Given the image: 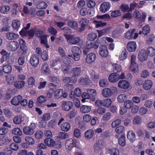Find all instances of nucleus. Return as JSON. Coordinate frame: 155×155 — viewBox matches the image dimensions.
I'll list each match as a JSON object with an SVG mask.
<instances>
[{"label": "nucleus", "mask_w": 155, "mask_h": 155, "mask_svg": "<svg viewBox=\"0 0 155 155\" xmlns=\"http://www.w3.org/2000/svg\"><path fill=\"white\" fill-rule=\"evenodd\" d=\"M68 43L70 45H77L81 41L79 37H74L72 35L65 34Z\"/></svg>", "instance_id": "nucleus-1"}, {"label": "nucleus", "mask_w": 155, "mask_h": 155, "mask_svg": "<svg viewBox=\"0 0 155 155\" xmlns=\"http://www.w3.org/2000/svg\"><path fill=\"white\" fill-rule=\"evenodd\" d=\"M51 67L54 71L58 73L59 69L62 66L61 60L59 58H57L53 60L51 64Z\"/></svg>", "instance_id": "nucleus-2"}, {"label": "nucleus", "mask_w": 155, "mask_h": 155, "mask_svg": "<svg viewBox=\"0 0 155 155\" xmlns=\"http://www.w3.org/2000/svg\"><path fill=\"white\" fill-rule=\"evenodd\" d=\"M71 51L73 54V59L75 61H79L82 53L81 49L77 46H74L71 48Z\"/></svg>", "instance_id": "nucleus-3"}, {"label": "nucleus", "mask_w": 155, "mask_h": 155, "mask_svg": "<svg viewBox=\"0 0 155 155\" xmlns=\"http://www.w3.org/2000/svg\"><path fill=\"white\" fill-rule=\"evenodd\" d=\"M35 128L34 124H31L29 126H25L23 129V131L24 134L27 135L31 136L35 133Z\"/></svg>", "instance_id": "nucleus-4"}, {"label": "nucleus", "mask_w": 155, "mask_h": 155, "mask_svg": "<svg viewBox=\"0 0 155 155\" xmlns=\"http://www.w3.org/2000/svg\"><path fill=\"white\" fill-rule=\"evenodd\" d=\"M137 58L140 61H144L147 60L148 54L146 50L143 49L140 51L138 54Z\"/></svg>", "instance_id": "nucleus-5"}, {"label": "nucleus", "mask_w": 155, "mask_h": 155, "mask_svg": "<svg viewBox=\"0 0 155 155\" xmlns=\"http://www.w3.org/2000/svg\"><path fill=\"white\" fill-rule=\"evenodd\" d=\"M90 22L89 20L85 18H81L79 20V23L81 27L79 28L80 31H82L84 30L86 26L88 25Z\"/></svg>", "instance_id": "nucleus-6"}, {"label": "nucleus", "mask_w": 155, "mask_h": 155, "mask_svg": "<svg viewBox=\"0 0 155 155\" xmlns=\"http://www.w3.org/2000/svg\"><path fill=\"white\" fill-rule=\"evenodd\" d=\"M73 106V103L70 101H63L61 104V107L65 111H68Z\"/></svg>", "instance_id": "nucleus-7"}, {"label": "nucleus", "mask_w": 155, "mask_h": 155, "mask_svg": "<svg viewBox=\"0 0 155 155\" xmlns=\"http://www.w3.org/2000/svg\"><path fill=\"white\" fill-rule=\"evenodd\" d=\"M7 46L9 50L15 51L18 48L19 45L17 42L14 41L8 43Z\"/></svg>", "instance_id": "nucleus-8"}, {"label": "nucleus", "mask_w": 155, "mask_h": 155, "mask_svg": "<svg viewBox=\"0 0 155 155\" xmlns=\"http://www.w3.org/2000/svg\"><path fill=\"white\" fill-rule=\"evenodd\" d=\"M29 62L31 65L34 67H36L39 64V58L36 55L33 54L31 56Z\"/></svg>", "instance_id": "nucleus-9"}, {"label": "nucleus", "mask_w": 155, "mask_h": 155, "mask_svg": "<svg viewBox=\"0 0 155 155\" xmlns=\"http://www.w3.org/2000/svg\"><path fill=\"white\" fill-rule=\"evenodd\" d=\"M110 7L111 5L109 2H104L100 5V11L104 13L109 10Z\"/></svg>", "instance_id": "nucleus-10"}, {"label": "nucleus", "mask_w": 155, "mask_h": 155, "mask_svg": "<svg viewBox=\"0 0 155 155\" xmlns=\"http://www.w3.org/2000/svg\"><path fill=\"white\" fill-rule=\"evenodd\" d=\"M130 83L127 81L122 80H120L118 83V87L121 89H127L129 87Z\"/></svg>", "instance_id": "nucleus-11"}, {"label": "nucleus", "mask_w": 155, "mask_h": 155, "mask_svg": "<svg viewBox=\"0 0 155 155\" xmlns=\"http://www.w3.org/2000/svg\"><path fill=\"white\" fill-rule=\"evenodd\" d=\"M108 79L110 82L115 83L119 79V75L116 73H112L109 75Z\"/></svg>", "instance_id": "nucleus-12"}, {"label": "nucleus", "mask_w": 155, "mask_h": 155, "mask_svg": "<svg viewBox=\"0 0 155 155\" xmlns=\"http://www.w3.org/2000/svg\"><path fill=\"white\" fill-rule=\"evenodd\" d=\"M100 55L103 57H106L108 54L107 48L105 45H102L100 47L99 52Z\"/></svg>", "instance_id": "nucleus-13"}, {"label": "nucleus", "mask_w": 155, "mask_h": 155, "mask_svg": "<svg viewBox=\"0 0 155 155\" xmlns=\"http://www.w3.org/2000/svg\"><path fill=\"white\" fill-rule=\"evenodd\" d=\"M136 43L134 41H130L128 42L127 45V49L130 52L135 51L137 48Z\"/></svg>", "instance_id": "nucleus-14"}, {"label": "nucleus", "mask_w": 155, "mask_h": 155, "mask_svg": "<svg viewBox=\"0 0 155 155\" xmlns=\"http://www.w3.org/2000/svg\"><path fill=\"white\" fill-rule=\"evenodd\" d=\"M101 93L103 96L105 98L110 97L112 95V92L111 89L107 87L103 89Z\"/></svg>", "instance_id": "nucleus-15"}, {"label": "nucleus", "mask_w": 155, "mask_h": 155, "mask_svg": "<svg viewBox=\"0 0 155 155\" xmlns=\"http://www.w3.org/2000/svg\"><path fill=\"white\" fill-rule=\"evenodd\" d=\"M96 56L95 54L94 53H90L88 54L86 58V62L88 63H91L95 60Z\"/></svg>", "instance_id": "nucleus-16"}, {"label": "nucleus", "mask_w": 155, "mask_h": 155, "mask_svg": "<svg viewBox=\"0 0 155 155\" xmlns=\"http://www.w3.org/2000/svg\"><path fill=\"white\" fill-rule=\"evenodd\" d=\"M82 72L81 68L79 67H76L73 68L71 71L72 75L75 76L80 77Z\"/></svg>", "instance_id": "nucleus-17"}, {"label": "nucleus", "mask_w": 155, "mask_h": 155, "mask_svg": "<svg viewBox=\"0 0 155 155\" xmlns=\"http://www.w3.org/2000/svg\"><path fill=\"white\" fill-rule=\"evenodd\" d=\"M104 145L105 143L103 140H99L97 143L94 147L95 152H97L101 150L103 148Z\"/></svg>", "instance_id": "nucleus-18"}, {"label": "nucleus", "mask_w": 155, "mask_h": 155, "mask_svg": "<svg viewBox=\"0 0 155 155\" xmlns=\"http://www.w3.org/2000/svg\"><path fill=\"white\" fill-rule=\"evenodd\" d=\"M99 45V43L96 41H87L86 43V46L87 49H90L93 48L95 49H97L98 48Z\"/></svg>", "instance_id": "nucleus-19"}, {"label": "nucleus", "mask_w": 155, "mask_h": 155, "mask_svg": "<svg viewBox=\"0 0 155 155\" xmlns=\"http://www.w3.org/2000/svg\"><path fill=\"white\" fill-rule=\"evenodd\" d=\"M22 98V96L18 95L15 96L11 100V104L14 105H17L19 104Z\"/></svg>", "instance_id": "nucleus-20"}, {"label": "nucleus", "mask_w": 155, "mask_h": 155, "mask_svg": "<svg viewBox=\"0 0 155 155\" xmlns=\"http://www.w3.org/2000/svg\"><path fill=\"white\" fill-rule=\"evenodd\" d=\"M153 85V82L150 80H146L143 84V87L144 89L148 90L150 89Z\"/></svg>", "instance_id": "nucleus-21"}, {"label": "nucleus", "mask_w": 155, "mask_h": 155, "mask_svg": "<svg viewBox=\"0 0 155 155\" xmlns=\"http://www.w3.org/2000/svg\"><path fill=\"white\" fill-rule=\"evenodd\" d=\"M44 142L45 144L50 147L54 146L55 145V142L50 138H46L44 140Z\"/></svg>", "instance_id": "nucleus-22"}, {"label": "nucleus", "mask_w": 155, "mask_h": 155, "mask_svg": "<svg viewBox=\"0 0 155 155\" xmlns=\"http://www.w3.org/2000/svg\"><path fill=\"white\" fill-rule=\"evenodd\" d=\"M89 77L87 75H85L84 77L80 78L79 79V83L81 84L86 85L89 81Z\"/></svg>", "instance_id": "nucleus-23"}, {"label": "nucleus", "mask_w": 155, "mask_h": 155, "mask_svg": "<svg viewBox=\"0 0 155 155\" xmlns=\"http://www.w3.org/2000/svg\"><path fill=\"white\" fill-rule=\"evenodd\" d=\"M6 37L8 40H14L17 38L18 35L13 32H8L6 34Z\"/></svg>", "instance_id": "nucleus-24"}, {"label": "nucleus", "mask_w": 155, "mask_h": 155, "mask_svg": "<svg viewBox=\"0 0 155 155\" xmlns=\"http://www.w3.org/2000/svg\"><path fill=\"white\" fill-rule=\"evenodd\" d=\"M73 146L74 142L72 139H70L66 141L65 147L67 149L70 150L73 147Z\"/></svg>", "instance_id": "nucleus-25"}, {"label": "nucleus", "mask_w": 155, "mask_h": 155, "mask_svg": "<svg viewBox=\"0 0 155 155\" xmlns=\"http://www.w3.org/2000/svg\"><path fill=\"white\" fill-rule=\"evenodd\" d=\"M129 69L132 72H136L139 71V66L137 63H130Z\"/></svg>", "instance_id": "nucleus-26"}, {"label": "nucleus", "mask_w": 155, "mask_h": 155, "mask_svg": "<svg viewBox=\"0 0 155 155\" xmlns=\"http://www.w3.org/2000/svg\"><path fill=\"white\" fill-rule=\"evenodd\" d=\"M5 79L7 83L9 84H12L15 81V77L11 74L6 75L5 77Z\"/></svg>", "instance_id": "nucleus-27"}, {"label": "nucleus", "mask_w": 155, "mask_h": 155, "mask_svg": "<svg viewBox=\"0 0 155 155\" xmlns=\"http://www.w3.org/2000/svg\"><path fill=\"white\" fill-rule=\"evenodd\" d=\"M20 21L17 19H15L12 21V26L14 29L18 30L20 27Z\"/></svg>", "instance_id": "nucleus-28"}, {"label": "nucleus", "mask_w": 155, "mask_h": 155, "mask_svg": "<svg viewBox=\"0 0 155 155\" xmlns=\"http://www.w3.org/2000/svg\"><path fill=\"white\" fill-rule=\"evenodd\" d=\"M70 127L71 126L70 124L67 122L62 123L61 126V130L64 131L66 132L69 130Z\"/></svg>", "instance_id": "nucleus-29"}, {"label": "nucleus", "mask_w": 155, "mask_h": 155, "mask_svg": "<svg viewBox=\"0 0 155 155\" xmlns=\"http://www.w3.org/2000/svg\"><path fill=\"white\" fill-rule=\"evenodd\" d=\"M135 31V29H133L132 30H129L125 33V37L126 38L129 39L133 38V35Z\"/></svg>", "instance_id": "nucleus-30"}, {"label": "nucleus", "mask_w": 155, "mask_h": 155, "mask_svg": "<svg viewBox=\"0 0 155 155\" xmlns=\"http://www.w3.org/2000/svg\"><path fill=\"white\" fill-rule=\"evenodd\" d=\"M25 141L29 145H32L35 143L34 139L31 137L26 136L24 138Z\"/></svg>", "instance_id": "nucleus-31"}, {"label": "nucleus", "mask_w": 155, "mask_h": 155, "mask_svg": "<svg viewBox=\"0 0 155 155\" xmlns=\"http://www.w3.org/2000/svg\"><path fill=\"white\" fill-rule=\"evenodd\" d=\"M12 69V66L9 64H7L3 66L2 70L5 73L10 74L11 72Z\"/></svg>", "instance_id": "nucleus-32"}, {"label": "nucleus", "mask_w": 155, "mask_h": 155, "mask_svg": "<svg viewBox=\"0 0 155 155\" xmlns=\"http://www.w3.org/2000/svg\"><path fill=\"white\" fill-rule=\"evenodd\" d=\"M135 135L134 132L132 130L128 132L127 137L131 142H133L135 140Z\"/></svg>", "instance_id": "nucleus-33"}, {"label": "nucleus", "mask_w": 155, "mask_h": 155, "mask_svg": "<svg viewBox=\"0 0 155 155\" xmlns=\"http://www.w3.org/2000/svg\"><path fill=\"white\" fill-rule=\"evenodd\" d=\"M91 110L90 107L83 105L81 107V111L82 113H87L90 112Z\"/></svg>", "instance_id": "nucleus-34"}, {"label": "nucleus", "mask_w": 155, "mask_h": 155, "mask_svg": "<svg viewBox=\"0 0 155 155\" xmlns=\"http://www.w3.org/2000/svg\"><path fill=\"white\" fill-rule=\"evenodd\" d=\"M94 134V131L91 129H90L87 130L85 132L84 136L86 138L90 139L92 137Z\"/></svg>", "instance_id": "nucleus-35"}, {"label": "nucleus", "mask_w": 155, "mask_h": 155, "mask_svg": "<svg viewBox=\"0 0 155 155\" xmlns=\"http://www.w3.org/2000/svg\"><path fill=\"white\" fill-rule=\"evenodd\" d=\"M112 117V114L110 112H108L104 114L102 119L104 121H107L110 120Z\"/></svg>", "instance_id": "nucleus-36"}, {"label": "nucleus", "mask_w": 155, "mask_h": 155, "mask_svg": "<svg viewBox=\"0 0 155 155\" xmlns=\"http://www.w3.org/2000/svg\"><path fill=\"white\" fill-rule=\"evenodd\" d=\"M25 82L24 81H17L15 82L14 86L18 89L22 88L24 86Z\"/></svg>", "instance_id": "nucleus-37"}, {"label": "nucleus", "mask_w": 155, "mask_h": 155, "mask_svg": "<svg viewBox=\"0 0 155 155\" xmlns=\"http://www.w3.org/2000/svg\"><path fill=\"white\" fill-rule=\"evenodd\" d=\"M134 105V103L130 100H127L124 103L125 107L127 109H130L133 107Z\"/></svg>", "instance_id": "nucleus-38"}, {"label": "nucleus", "mask_w": 155, "mask_h": 155, "mask_svg": "<svg viewBox=\"0 0 155 155\" xmlns=\"http://www.w3.org/2000/svg\"><path fill=\"white\" fill-rule=\"evenodd\" d=\"M41 70L42 72L46 74H48L50 73V71L48 68V65L46 64H44L42 65Z\"/></svg>", "instance_id": "nucleus-39"}, {"label": "nucleus", "mask_w": 155, "mask_h": 155, "mask_svg": "<svg viewBox=\"0 0 155 155\" xmlns=\"http://www.w3.org/2000/svg\"><path fill=\"white\" fill-rule=\"evenodd\" d=\"M147 53L149 56L152 57L155 55V49L152 47H148L147 50Z\"/></svg>", "instance_id": "nucleus-40"}, {"label": "nucleus", "mask_w": 155, "mask_h": 155, "mask_svg": "<svg viewBox=\"0 0 155 155\" xmlns=\"http://www.w3.org/2000/svg\"><path fill=\"white\" fill-rule=\"evenodd\" d=\"M47 40L46 36V35H43V36L41 38V43L44 45L47 48H49V46L47 43Z\"/></svg>", "instance_id": "nucleus-41"}, {"label": "nucleus", "mask_w": 155, "mask_h": 155, "mask_svg": "<svg viewBox=\"0 0 155 155\" xmlns=\"http://www.w3.org/2000/svg\"><path fill=\"white\" fill-rule=\"evenodd\" d=\"M93 23L95 25L96 28L103 27L107 25V23L105 22H102V21H98L96 20H94Z\"/></svg>", "instance_id": "nucleus-42"}, {"label": "nucleus", "mask_w": 155, "mask_h": 155, "mask_svg": "<svg viewBox=\"0 0 155 155\" xmlns=\"http://www.w3.org/2000/svg\"><path fill=\"white\" fill-rule=\"evenodd\" d=\"M68 24L69 27L75 29L77 30L78 28V25L76 22L69 21L68 22Z\"/></svg>", "instance_id": "nucleus-43"}, {"label": "nucleus", "mask_w": 155, "mask_h": 155, "mask_svg": "<svg viewBox=\"0 0 155 155\" xmlns=\"http://www.w3.org/2000/svg\"><path fill=\"white\" fill-rule=\"evenodd\" d=\"M142 122V119L141 117L139 116H136L133 120V123L135 124H140Z\"/></svg>", "instance_id": "nucleus-44"}, {"label": "nucleus", "mask_w": 155, "mask_h": 155, "mask_svg": "<svg viewBox=\"0 0 155 155\" xmlns=\"http://www.w3.org/2000/svg\"><path fill=\"white\" fill-rule=\"evenodd\" d=\"M10 7L9 6L5 5L2 7L1 9V12L3 14H7L10 10Z\"/></svg>", "instance_id": "nucleus-45"}, {"label": "nucleus", "mask_w": 155, "mask_h": 155, "mask_svg": "<svg viewBox=\"0 0 155 155\" xmlns=\"http://www.w3.org/2000/svg\"><path fill=\"white\" fill-rule=\"evenodd\" d=\"M125 136L122 135L118 139V143L122 147H124L125 145Z\"/></svg>", "instance_id": "nucleus-46"}, {"label": "nucleus", "mask_w": 155, "mask_h": 155, "mask_svg": "<svg viewBox=\"0 0 155 155\" xmlns=\"http://www.w3.org/2000/svg\"><path fill=\"white\" fill-rule=\"evenodd\" d=\"M108 152L111 155H118L119 153V150L114 148L109 149Z\"/></svg>", "instance_id": "nucleus-47"}, {"label": "nucleus", "mask_w": 155, "mask_h": 155, "mask_svg": "<svg viewBox=\"0 0 155 155\" xmlns=\"http://www.w3.org/2000/svg\"><path fill=\"white\" fill-rule=\"evenodd\" d=\"M127 98V96L125 94H121L118 96L117 99L119 103H122Z\"/></svg>", "instance_id": "nucleus-48"}, {"label": "nucleus", "mask_w": 155, "mask_h": 155, "mask_svg": "<svg viewBox=\"0 0 155 155\" xmlns=\"http://www.w3.org/2000/svg\"><path fill=\"white\" fill-rule=\"evenodd\" d=\"M47 4L43 1H41L37 5V7L39 9H45L47 7Z\"/></svg>", "instance_id": "nucleus-49"}, {"label": "nucleus", "mask_w": 155, "mask_h": 155, "mask_svg": "<svg viewBox=\"0 0 155 155\" xmlns=\"http://www.w3.org/2000/svg\"><path fill=\"white\" fill-rule=\"evenodd\" d=\"M12 133L15 135L21 136L22 134L21 130L18 127H15L12 130Z\"/></svg>", "instance_id": "nucleus-50"}, {"label": "nucleus", "mask_w": 155, "mask_h": 155, "mask_svg": "<svg viewBox=\"0 0 155 155\" xmlns=\"http://www.w3.org/2000/svg\"><path fill=\"white\" fill-rule=\"evenodd\" d=\"M87 92L89 94L90 97L91 96L94 97L96 95V91L93 89H87Z\"/></svg>", "instance_id": "nucleus-51"}, {"label": "nucleus", "mask_w": 155, "mask_h": 155, "mask_svg": "<svg viewBox=\"0 0 155 155\" xmlns=\"http://www.w3.org/2000/svg\"><path fill=\"white\" fill-rule=\"evenodd\" d=\"M48 31L50 33L54 36L57 33V30L52 26H50L48 29Z\"/></svg>", "instance_id": "nucleus-52"}, {"label": "nucleus", "mask_w": 155, "mask_h": 155, "mask_svg": "<svg viewBox=\"0 0 155 155\" xmlns=\"http://www.w3.org/2000/svg\"><path fill=\"white\" fill-rule=\"evenodd\" d=\"M97 35L95 33H91L88 35L87 38L90 41H92L95 40L97 38Z\"/></svg>", "instance_id": "nucleus-53"}, {"label": "nucleus", "mask_w": 155, "mask_h": 155, "mask_svg": "<svg viewBox=\"0 0 155 155\" xmlns=\"http://www.w3.org/2000/svg\"><path fill=\"white\" fill-rule=\"evenodd\" d=\"M154 37V35H150L146 41V44L148 45L151 44L153 40Z\"/></svg>", "instance_id": "nucleus-54"}, {"label": "nucleus", "mask_w": 155, "mask_h": 155, "mask_svg": "<svg viewBox=\"0 0 155 155\" xmlns=\"http://www.w3.org/2000/svg\"><path fill=\"white\" fill-rule=\"evenodd\" d=\"M100 86L101 87H106L107 85V79H103L101 80L99 82Z\"/></svg>", "instance_id": "nucleus-55"}, {"label": "nucleus", "mask_w": 155, "mask_h": 155, "mask_svg": "<svg viewBox=\"0 0 155 155\" xmlns=\"http://www.w3.org/2000/svg\"><path fill=\"white\" fill-rule=\"evenodd\" d=\"M22 121V117L21 116H15L13 119V122L15 124H19Z\"/></svg>", "instance_id": "nucleus-56"}, {"label": "nucleus", "mask_w": 155, "mask_h": 155, "mask_svg": "<svg viewBox=\"0 0 155 155\" xmlns=\"http://www.w3.org/2000/svg\"><path fill=\"white\" fill-rule=\"evenodd\" d=\"M121 120L120 119H117L114 120L111 124V126L113 128L116 127L121 123Z\"/></svg>", "instance_id": "nucleus-57"}, {"label": "nucleus", "mask_w": 155, "mask_h": 155, "mask_svg": "<svg viewBox=\"0 0 155 155\" xmlns=\"http://www.w3.org/2000/svg\"><path fill=\"white\" fill-rule=\"evenodd\" d=\"M112 103V101L110 99H105L103 102V105L106 107H109Z\"/></svg>", "instance_id": "nucleus-58"}, {"label": "nucleus", "mask_w": 155, "mask_h": 155, "mask_svg": "<svg viewBox=\"0 0 155 155\" xmlns=\"http://www.w3.org/2000/svg\"><path fill=\"white\" fill-rule=\"evenodd\" d=\"M61 70L64 74H68L69 71V67L66 65L62 64Z\"/></svg>", "instance_id": "nucleus-59"}, {"label": "nucleus", "mask_w": 155, "mask_h": 155, "mask_svg": "<svg viewBox=\"0 0 155 155\" xmlns=\"http://www.w3.org/2000/svg\"><path fill=\"white\" fill-rule=\"evenodd\" d=\"M8 132V129L2 127H0V135H4L7 134Z\"/></svg>", "instance_id": "nucleus-60"}, {"label": "nucleus", "mask_w": 155, "mask_h": 155, "mask_svg": "<svg viewBox=\"0 0 155 155\" xmlns=\"http://www.w3.org/2000/svg\"><path fill=\"white\" fill-rule=\"evenodd\" d=\"M47 100V98L44 96H41L38 97L37 101L38 103L41 104L45 102Z\"/></svg>", "instance_id": "nucleus-61"}, {"label": "nucleus", "mask_w": 155, "mask_h": 155, "mask_svg": "<svg viewBox=\"0 0 155 155\" xmlns=\"http://www.w3.org/2000/svg\"><path fill=\"white\" fill-rule=\"evenodd\" d=\"M42 59L45 61H47L48 58V55L47 51H43L41 52V54Z\"/></svg>", "instance_id": "nucleus-62"}, {"label": "nucleus", "mask_w": 155, "mask_h": 155, "mask_svg": "<svg viewBox=\"0 0 155 155\" xmlns=\"http://www.w3.org/2000/svg\"><path fill=\"white\" fill-rule=\"evenodd\" d=\"M72 59L67 57L64 58L63 60V62L65 64L70 65L72 64Z\"/></svg>", "instance_id": "nucleus-63"}, {"label": "nucleus", "mask_w": 155, "mask_h": 155, "mask_svg": "<svg viewBox=\"0 0 155 155\" xmlns=\"http://www.w3.org/2000/svg\"><path fill=\"white\" fill-rule=\"evenodd\" d=\"M51 116L49 113H46L42 115V119L43 121H45L49 120L51 118Z\"/></svg>", "instance_id": "nucleus-64"}]
</instances>
